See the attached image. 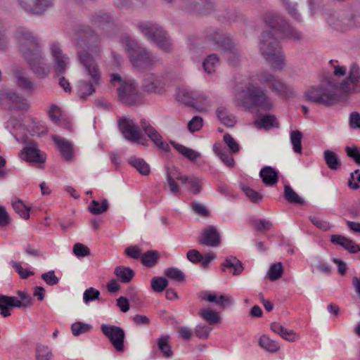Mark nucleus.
<instances>
[{"mask_svg":"<svg viewBox=\"0 0 360 360\" xmlns=\"http://www.w3.org/2000/svg\"><path fill=\"white\" fill-rule=\"evenodd\" d=\"M74 43L84 49L77 52V59L84 75L88 80L82 79L77 86V94L86 99L94 94L95 87L102 83V73L94 57L89 53L98 55L102 50V39L100 35L88 25H79L75 30Z\"/></svg>","mask_w":360,"mask_h":360,"instance_id":"f257e3e1","label":"nucleus"},{"mask_svg":"<svg viewBox=\"0 0 360 360\" xmlns=\"http://www.w3.org/2000/svg\"><path fill=\"white\" fill-rule=\"evenodd\" d=\"M15 34L20 51L24 58L41 51L38 38L28 28L20 27L16 30Z\"/></svg>","mask_w":360,"mask_h":360,"instance_id":"1a4fd4ad","label":"nucleus"},{"mask_svg":"<svg viewBox=\"0 0 360 360\" xmlns=\"http://www.w3.org/2000/svg\"><path fill=\"white\" fill-rule=\"evenodd\" d=\"M177 100L186 105L193 107V108L200 110L199 103L205 99L202 95L198 94L196 92L192 91L188 89H179L176 94Z\"/></svg>","mask_w":360,"mask_h":360,"instance_id":"4be33fe9","label":"nucleus"},{"mask_svg":"<svg viewBox=\"0 0 360 360\" xmlns=\"http://www.w3.org/2000/svg\"><path fill=\"white\" fill-rule=\"evenodd\" d=\"M258 82L268 87L273 93L283 98H289L294 95L293 89L283 82L267 70H262L257 74Z\"/></svg>","mask_w":360,"mask_h":360,"instance_id":"6e6552de","label":"nucleus"},{"mask_svg":"<svg viewBox=\"0 0 360 360\" xmlns=\"http://www.w3.org/2000/svg\"><path fill=\"white\" fill-rule=\"evenodd\" d=\"M201 179L195 176H187L186 184L190 185V188H188L189 191L193 193L194 195H198L201 192L202 186H201Z\"/></svg>","mask_w":360,"mask_h":360,"instance_id":"bf43d9fd","label":"nucleus"},{"mask_svg":"<svg viewBox=\"0 0 360 360\" xmlns=\"http://www.w3.org/2000/svg\"><path fill=\"white\" fill-rule=\"evenodd\" d=\"M241 189L250 200L254 203H257L263 199V195L261 193L248 186H242Z\"/></svg>","mask_w":360,"mask_h":360,"instance_id":"680f3d73","label":"nucleus"},{"mask_svg":"<svg viewBox=\"0 0 360 360\" xmlns=\"http://www.w3.org/2000/svg\"><path fill=\"white\" fill-rule=\"evenodd\" d=\"M263 21L270 30L267 31L276 37L298 40L302 34L292 27L289 22L278 12L269 11L263 15Z\"/></svg>","mask_w":360,"mask_h":360,"instance_id":"20e7f679","label":"nucleus"},{"mask_svg":"<svg viewBox=\"0 0 360 360\" xmlns=\"http://www.w3.org/2000/svg\"><path fill=\"white\" fill-rule=\"evenodd\" d=\"M283 197L291 204L302 205L304 202V199L299 196L290 185L284 186Z\"/></svg>","mask_w":360,"mask_h":360,"instance_id":"37998d69","label":"nucleus"},{"mask_svg":"<svg viewBox=\"0 0 360 360\" xmlns=\"http://www.w3.org/2000/svg\"><path fill=\"white\" fill-rule=\"evenodd\" d=\"M217 118L220 122L228 127L234 126L236 121L234 117L228 113V111L224 107H219L216 110Z\"/></svg>","mask_w":360,"mask_h":360,"instance_id":"c03bdc74","label":"nucleus"},{"mask_svg":"<svg viewBox=\"0 0 360 360\" xmlns=\"http://www.w3.org/2000/svg\"><path fill=\"white\" fill-rule=\"evenodd\" d=\"M17 86L23 91L30 94L35 88L34 82L21 70L15 72Z\"/></svg>","mask_w":360,"mask_h":360,"instance_id":"c85d7f7f","label":"nucleus"},{"mask_svg":"<svg viewBox=\"0 0 360 360\" xmlns=\"http://www.w3.org/2000/svg\"><path fill=\"white\" fill-rule=\"evenodd\" d=\"M277 38L270 32H263L259 39V51L274 70H281L284 56Z\"/></svg>","mask_w":360,"mask_h":360,"instance_id":"7ed1b4c3","label":"nucleus"},{"mask_svg":"<svg viewBox=\"0 0 360 360\" xmlns=\"http://www.w3.org/2000/svg\"><path fill=\"white\" fill-rule=\"evenodd\" d=\"M339 88L345 93L360 91V68L356 63L351 65L348 76L340 84Z\"/></svg>","mask_w":360,"mask_h":360,"instance_id":"ddd939ff","label":"nucleus"},{"mask_svg":"<svg viewBox=\"0 0 360 360\" xmlns=\"http://www.w3.org/2000/svg\"><path fill=\"white\" fill-rule=\"evenodd\" d=\"M51 54L54 60V71L58 77L65 74L69 63L68 58L65 55L58 43H53L51 46Z\"/></svg>","mask_w":360,"mask_h":360,"instance_id":"412c9836","label":"nucleus"},{"mask_svg":"<svg viewBox=\"0 0 360 360\" xmlns=\"http://www.w3.org/2000/svg\"><path fill=\"white\" fill-rule=\"evenodd\" d=\"M160 253L156 250H148L142 254L141 262L143 266L151 268L155 266L160 259Z\"/></svg>","mask_w":360,"mask_h":360,"instance_id":"4c0bfd02","label":"nucleus"},{"mask_svg":"<svg viewBox=\"0 0 360 360\" xmlns=\"http://www.w3.org/2000/svg\"><path fill=\"white\" fill-rule=\"evenodd\" d=\"M128 296L129 302L130 301L132 306L135 307H141L143 305V300L141 295L136 291L134 288H129L126 292Z\"/></svg>","mask_w":360,"mask_h":360,"instance_id":"864d4df0","label":"nucleus"},{"mask_svg":"<svg viewBox=\"0 0 360 360\" xmlns=\"http://www.w3.org/2000/svg\"><path fill=\"white\" fill-rule=\"evenodd\" d=\"M168 285V281L162 276H155L150 281L151 289L158 293L163 292Z\"/></svg>","mask_w":360,"mask_h":360,"instance_id":"09e8293b","label":"nucleus"},{"mask_svg":"<svg viewBox=\"0 0 360 360\" xmlns=\"http://www.w3.org/2000/svg\"><path fill=\"white\" fill-rule=\"evenodd\" d=\"M171 338L169 335H162L157 339V347L161 352L163 357L170 359L172 357L174 352L169 344Z\"/></svg>","mask_w":360,"mask_h":360,"instance_id":"7c9ffc66","label":"nucleus"},{"mask_svg":"<svg viewBox=\"0 0 360 360\" xmlns=\"http://www.w3.org/2000/svg\"><path fill=\"white\" fill-rule=\"evenodd\" d=\"M92 326L90 324L81 321L75 322L71 326L72 333L75 336L89 332Z\"/></svg>","mask_w":360,"mask_h":360,"instance_id":"052dcab7","label":"nucleus"},{"mask_svg":"<svg viewBox=\"0 0 360 360\" xmlns=\"http://www.w3.org/2000/svg\"><path fill=\"white\" fill-rule=\"evenodd\" d=\"M132 65L136 68L148 67L155 65L158 59L144 47H141L129 57Z\"/></svg>","mask_w":360,"mask_h":360,"instance_id":"aec40b11","label":"nucleus"},{"mask_svg":"<svg viewBox=\"0 0 360 360\" xmlns=\"http://www.w3.org/2000/svg\"><path fill=\"white\" fill-rule=\"evenodd\" d=\"M259 176L267 186L275 185L278 181V173L271 166H264L259 172Z\"/></svg>","mask_w":360,"mask_h":360,"instance_id":"cd10ccee","label":"nucleus"},{"mask_svg":"<svg viewBox=\"0 0 360 360\" xmlns=\"http://www.w3.org/2000/svg\"><path fill=\"white\" fill-rule=\"evenodd\" d=\"M89 21L96 27H104L112 22V18L108 13L100 11L92 13Z\"/></svg>","mask_w":360,"mask_h":360,"instance_id":"c756f323","label":"nucleus"},{"mask_svg":"<svg viewBox=\"0 0 360 360\" xmlns=\"http://www.w3.org/2000/svg\"><path fill=\"white\" fill-rule=\"evenodd\" d=\"M199 314L204 320L208 321L210 325L217 323L220 321L219 316L212 309H202Z\"/></svg>","mask_w":360,"mask_h":360,"instance_id":"4d7b16f0","label":"nucleus"},{"mask_svg":"<svg viewBox=\"0 0 360 360\" xmlns=\"http://www.w3.org/2000/svg\"><path fill=\"white\" fill-rule=\"evenodd\" d=\"M207 301L210 302H214L218 306H219L222 309H225L229 307H231L233 304V300L231 296H228L226 295H221L219 296H217L214 295H210L207 296Z\"/></svg>","mask_w":360,"mask_h":360,"instance_id":"ea45409f","label":"nucleus"},{"mask_svg":"<svg viewBox=\"0 0 360 360\" xmlns=\"http://www.w3.org/2000/svg\"><path fill=\"white\" fill-rule=\"evenodd\" d=\"M110 82H118L120 86L117 88L118 100L125 105H139L143 103V96L139 91L136 83L132 80H123L117 73H112L110 75Z\"/></svg>","mask_w":360,"mask_h":360,"instance_id":"39448f33","label":"nucleus"},{"mask_svg":"<svg viewBox=\"0 0 360 360\" xmlns=\"http://www.w3.org/2000/svg\"><path fill=\"white\" fill-rule=\"evenodd\" d=\"M139 29L144 36L164 52H170L172 42L168 33L159 25L145 22L139 25Z\"/></svg>","mask_w":360,"mask_h":360,"instance_id":"0eeeda50","label":"nucleus"},{"mask_svg":"<svg viewBox=\"0 0 360 360\" xmlns=\"http://www.w3.org/2000/svg\"><path fill=\"white\" fill-rule=\"evenodd\" d=\"M305 100L328 107L339 101L338 96L332 89L323 85L311 86L304 94Z\"/></svg>","mask_w":360,"mask_h":360,"instance_id":"9d476101","label":"nucleus"},{"mask_svg":"<svg viewBox=\"0 0 360 360\" xmlns=\"http://www.w3.org/2000/svg\"><path fill=\"white\" fill-rule=\"evenodd\" d=\"M206 39L213 45L221 47L227 53V60L229 65L238 66L242 58V54L229 34L221 30L209 27L205 31Z\"/></svg>","mask_w":360,"mask_h":360,"instance_id":"f03ea898","label":"nucleus"},{"mask_svg":"<svg viewBox=\"0 0 360 360\" xmlns=\"http://www.w3.org/2000/svg\"><path fill=\"white\" fill-rule=\"evenodd\" d=\"M142 88L148 93L162 94L165 88L164 77L162 75L146 73L143 77Z\"/></svg>","mask_w":360,"mask_h":360,"instance_id":"6ab92c4d","label":"nucleus"},{"mask_svg":"<svg viewBox=\"0 0 360 360\" xmlns=\"http://www.w3.org/2000/svg\"><path fill=\"white\" fill-rule=\"evenodd\" d=\"M219 63L220 60L218 56L215 53H212L205 58L202 62V67L205 72L211 74L215 71Z\"/></svg>","mask_w":360,"mask_h":360,"instance_id":"79ce46f5","label":"nucleus"},{"mask_svg":"<svg viewBox=\"0 0 360 360\" xmlns=\"http://www.w3.org/2000/svg\"><path fill=\"white\" fill-rule=\"evenodd\" d=\"M255 125L259 129H264L266 130L273 127H279V123L278 122L276 117L271 114L262 115L255 121Z\"/></svg>","mask_w":360,"mask_h":360,"instance_id":"2f4dec72","label":"nucleus"},{"mask_svg":"<svg viewBox=\"0 0 360 360\" xmlns=\"http://www.w3.org/2000/svg\"><path fill=\"white\" fill-rule=\"evenodd\" d=\"M164 274L167 278L176 282H183L186 279L185 274L176 267H169L165 270Z\"/></svg>","mask_w":360,"mask_h":360,"instance_id":"603ef678","label":"nucleus"},{"mask_svg":"<svg viewBox=\"0 0 360 360\" xmlns=\"http://www.w3.org/2000/svg\"><path fill=\"white\" fill-rule=\"evenodd\" d=\"M181 8L193 14H207L214 8L212 0H182Z\"/></svg>","mask_w":360,"mask_h":360,"instance_id":"f3484780","label":"nucleus"},{"mask_svg":"<svg viewBox=\"0 0 360 360\" xmlns=\"http://www.w3.org/2000/svg\"><path fill=\"white\" fill-rule=\"evenodd\" d=\"M171 145L183 156L191 162L195 161L200 157V153L181 144L170 141Z\"/></svg>","mask_w":360,"mask_h":360,"instance_id":"72a5a7b5","label":"nucleus"},{"mask_svg":"<svg viewBox=\"0 0 360 360\" xmlns=\"http://www.w3.org/2000/svg\"><path fill=\"white\" fill-rule=\"evenodd\" d=\"M259 345L265 351L271 353L276 352L280 349V345L271 340L268 335H262L258 341Z\"/></svg>","mask_w":360,"mask_h":360,"instance_id":"58836bf2","label":"nucleus"},{"mask_svg":"<svg viewBox=\"0 0 360 360\" xmlns=\"http://www.w3.org/2000/svg\"><path fill=\"white\" fill-rule=\"evenodd\" d=\"M212 328L205 324H199L195 328V334L202 340H207L209 338Z\"/></svg>","mask_w":360,"mask_h":360,"instance_id":"774afa93","label":"nucleus"},{"mask_svg":"<svg viewBox=\"0 0 360 360\" xmlns=\"http://www.w3.org/2000/svg\"><path fill=\"white\" fill-rule=\"evenodd\" d=\"M109 208V204L106 199H103L100 203L97 200H92L88 209L89 211L95 215L101 214L105 212Z\"/></svg>","mask_w":360,"mask_h":360,"instance_id":"49530a36","label":"nucleus"},{"mask_svg":"<svg viewBox=\"0 0 360 360\" xmlns=\"http://www.w3.org/2000/svg\"><path fill=\"white\" fill-rule=\"evenodd\" d=\"M345 150L347 155L357 165L360 166V148L357 146H346Z\"/></svg>","mask_w":360,"mask_h":360,"instance_id":"338daca9","label":"nucleus"},{"mask_svg":"<svg viewBox=\"0 0 360 360\" xmlns=\"http://www.w3.org/2000/svg\"><path fill=\"white\" fill-rule=\"evenodd\" d=\"M146 134L159 149L167 153L170 151V147L169 144L164 141L162 136L155 128L150 129V131H149Z\"/></svg>","mask_w":360,"mask_h":360,"instance_id":"f704fd0d","label":"nucleus"},{"mask_svg":"<svg viewBox=\"0 0 360 360\" xmlns=\"http://www.w3.org/2000/svg\"><path fill=\"white\" fill-rule=\"evenodd\" d=\"M213 150L219 159L229 168H233L235 166V160L232 155L229 154L226 149L222 148L221 146L214 144L213 146Z\"/></svg>","mask_w":360,"mask_h":360,"instance_id":"a19ab883","label":"nucleus"},{"mask_svg":"<svg viewBox=\"0 0 360 360\" xmlns=\"http://www.w3.org/2000/svg\"><path fill=\"white\" fill-rule=\"evenodd\" d=\"M302 133L299 130H294L290 132V143L295 153L300 154L302 150Z\"/></svg>","mask_w":360,"mask_h":360,"instance_id":"8fccbe9b","label":"nucleus"},{"mask_svg":"<svg viewBox=\"0 0 360 360\" xmlns=\"http://www.w3.org/2000/svg\"><path fill=\"white\" fill-rule=\"evenodd\" d=\"M252 226L260 232L266 231L271 229L272 222L264 219H254L251 221Z\"/></svg>","mask_w":360,"mask_h":360,"instance_id":"13d9d810","label":"nucleus"},{"mask_svg":"<svg viewBox=\"0 0 360 360\" xmlns=\"http://www.w3.org/2000/svg\"><path fill=\"white\" fill-rule=\"evenodd\" d=\"M20 300L14 296L0 295V314L4 317L11 316V309L20 308Z\"/></svg>","mask_w":360,"mask_h":360,"instance_id":"b1692460","label":"nucleus"},{"mask_svg":"<svg viewBox=\"0 0 360 360\" xmlns=\"http://www.w3.org/2000/svg\"><path fill=\"white\" fill-rule=\"evenodd\" d=\"M114 274L120 282L128 283L134 278L135 272L129 267L117 266L115 268Z\"/></svg>","mask_w":360,"mask_h":360,"instance_id":"473e14b6","label":"nucleus"},{"mask_svg":"<svg viewBox=\"0 0 360 360\" xmlns=\"http://www.w3.org/2000/svg\"><path fill=\"white\" fill-rule=\"evenodd\" d=\"M122 44L124 49L129 53V57L141 47L136 40L129 37L123 38Z\"/></svg>","mask_w":360,"mask_h":360,"instance_id":"5fc2aeb1","label":"nucleus"},{"mask_svg":"<svg viewBox=\"0 0 360 360\" xmlns=\"http://www.w3.org/2000/svg\"><path fill=\"white\" fill-rule=\"evenodd\" d=\"M323 158L326 165L331 170L335 171L340 168L341 161L338 154L335 152L330 150H326L323 152Z\"/></svg>","mask_w":360,"mask_h":360,"instance_id":"e433bc0d","label":"nucleus"},{"mask_svg":"<svg viewBox=\"0 0 360 360\" xmlns=\"http://www.w3.org/2000/svg\"><path fill=\"white\" fill-rule=\"evenodd\" d=\"M53 141L58 150L66 161H70L73 157V148L71 143L64 138L57 136H53Z\"/></svg>","mask_w":360,"mask_h":360,"instance_id":"a878e982","label":"nucleus"},{"mask_svg":"<svg viewBox=\"0 0 360 360\" xmlns=\"http://www.w3.org/2000/svg\"><path fill=\"white\" fill-rule=\"evenodd\" d=\"M283 273L282 263L276 262L271 265L268 271V276L271 281H275L281 278Z\"/></svg>","mask_w":360,"mask_h":360,"instance_id":"6e6d98bb","label":"nucleus"},{"mask_svg":"<svg viewBox=\"0 0 360 360\" xmlns=\"http://www.w3.org/2000/svg\"><path fill=\"white\" fill-rule=\"evenodd\" d=\"M36 360H52L53 354L48 346L37 344L35 349Z\"/></svg>","mask_w":360,"mask_h":360,"instance_id":"de8ad7c7","label":"nucleus"},{"mask_svg":"<svg viewBox=\"0 0 360 360\" xmlns=\"http://www.w3.org/2000/svg\"><path fill=\"white\" fill-rule=\"evenodd\" d=\"M222 271L229 269L232 271L233 275L238 276L244 270L243 263L234 256H229L224 259V262L221 264Z\"/></svg>","mask_w":360,"mask_h":360,"instance_id":"bb28decb","label":"nucleus"},{"mask_svg":"<svg viewBox=\"0 0 360 360\" xmlns=\"http://www.w3.org/2000/svg\"><path fill=\"white\" fill-rule=\"evenodd\" d=\"M223 140L226 145L229 147L230 152L233 154L237 153L240 151V146L231 136V134L226 133L224 135Z\"/></svg>","mask_w":360,"mask_h":360,"instance_id":"0e129e2a","label":"nucleus"},{"mask_svg":"<svg viewBox=\"0 0 360 360\" xmlns=\"http://www.w3.org/2000/svg\"><path fill=\"white\" fill-rule=\"evenodd\" d=\"M128 162L129 164L134 167L141 174L148 176L150 174V166L143 159L133 156L129 159Z\"/></svg>","mask_w":360,"mask_h":360,"instance_id":"c9c22d12","label":"nucleus"},{"mask_svg":"<svg viewBox=\"0 0 360 360\" xmlns=\"http://www.w3.org/2000/svg\"><path fill=\"white\" fill-rule=\"evenodd\" d=\"M12 206L16 213L24 219L30 218V207L26 206L23 202L18 199L12 202Z\"/></svg>","mask_w":360,"mask_h":360,"instance_id":"3c124183","label":"nucleus"},{"mask_svg":"<svg viewBox=\"0 0 360 360\" xmlns=\"http://www.w3.org/2000/svg\"><path fill=\"white\" fill-rule=\"evenodd\" d=\"M243 105L248 109L260 108L264 111H269L273 108L271 98L266 91L257 84H249L243 90Z\"/></svg>","mask_w":360,"mask_h":360,"instance_id":"423d86ee","label":"nucleus"},{"mask_svg":"<svg viewBox=\"0 0 360 360\" xmlns=\"http://www.w3.org/2000/svg\"><path fill=\"white\" fill-rule=\"evenodd\" d=\"M19 5L27 13L42 15L53 6L54 0H18Z\"/></svg>","mask_w":360,"mask_h":360,"instance_id":"dca6fc26","label":"nucleus"},{"mask_svg":"<svg viewBox=\"0 0 360 360\" xmlns=\"http://www.w3.org/2000/svg\"><path fill=\"white\" fill-rule=\"evenodd\" d=\"M19 157L27 162L41 165L44 164L46 160V153L41 151L34 142L26 145L20 152Z\"/></svg>","mask_w":360,"mask_h":360,"instance_id":"4468645a","label":"nucleus"},{"mask_svg":"<svg viewBox=\"0 0 360 360\" xmlns=\"http://www.w3.org/2000/svg\"><path fill=\"white\" fill-rule=\"evenodd\" d=\"M281 1L283 2L285 9L288 11L291 17L293 18L294 20L297 22H301V15L296 8L297 4H290L288 0H281Z\"/></svg>","mask_w":360,"mask_h":360,"instance_id":"69168bd1","label":"nucleus"},{"mask_svg":"<svg viewBox=\"0 0 360 360\" xmlns=\"http://www.w3.org/2000/svg\"><path fill=\"white\" fill-rule=\"evenodd\" d=\"M198 243L202 245L217 247L221 244V238L219 232L214 226L205 228L202 236L198 238Z\"/></svg>","mask_w":360,"mask_h":360,"instance_id":"5701e85b","label":"nucleus"},{"mask_svg":"<svg viewBox=\"0 0 360 360\" xmlns=\"http://www.w3.org/2000/svg\"><path fill=\"white\" fill-rule=\"evenodd\" d=\"M100 291L92 287L86 289L83 294V300L86 304L95 300H98L100 298Z\"/></svg>","mask_w":360,"mask_h":360,"instance_id":"e2e57ef3","label":"nucleus"},{"mask_svg":"<svg viewBox=\"0 0 360 360\" xmlns=\"http://www.w3.org/2000/svg\"><path fill=\"white\" fill-rule=\"evenodd\" d=\"M118 128L123 136L133 143L145 145L146 139L143 137L139 131V126L135 124L132 120H128L123 117L119 120Z\"/></svg>","mask_w":360,"mask_h":360,"instance_id":"f8f14e48","label":"nucleus"},{"mask_svg":"<svg viewBox=\"0 0 360 360\" xmlns=\"http://www.w3.org/2000/svg\"><path fill=\"white\" fill-rule=\"evenodd\" d=\"M166 180L169 186V191L175 196L180 194V187L176 182L179 180L181 184H186L187 176L182 175L180 170L176 167H165Z\"/></svg>","mask_w":360,"mask_h":360,"instance_id":"a211bd4d","label":"nucleus"},{"mask_svg":"<svg viewBox=\"0 0 360 360\" xmlns=\"http://www.w3.org/2000/svg\"><path fill=\"white\" fill-rule=\"evenodd\" d=\"M6 98L14 103L19 110H25L27 107V101L14 91H8L6 93Z\"/></svg>","mask_w":360,"mask_h":360,"instance_id":"a18cd8bd","label":"nucleus"},{"mask_svg":"<svg viewBox=\"0 0 360 360\" xmlns=\"http://www.w3.org/2000/svg\"><path fill=\"white\" fill-rule=\"evenodd\" d=\"M330 241L342 247L351 254H356L360 252V245L355 243L352 240L341 235H332Z\"/></svg>","mask_w":360,"mask_h":360,"instance_id":"393cba45","label":"nucleus"},{"mask_svg":"<svg viewBox=\"0 0 360 360\" xmlns=\"http://www.w3.org/2000/svg\"><path fill=\"white\" fill-rule=\"evenodd\" d=\"M31 70L39 79L46 77L49 73V68L44 61L41 51L35 52L33 55L25 58Z\"/></svg>","mask_w":360,"mask_h":360,"instance_id":"2eb2a0df","label":"nucleus"},{"mask_svg":"<svg viewBox=\"0 0 360 360\" xmlns=\"http://www.w3.org/2000/svg\"><path fill=\"white\" fill-rule=\"evenodd\" d=\"M101 330L117 352L124 350L125 332L122 328L103 323L101 326Z\"/></svg>","mask_w":360,"mask_h":360,"instance_id":"9b49d317","label":"nucleus"}]
</instances>
